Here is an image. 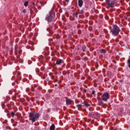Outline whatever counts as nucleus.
Instances as JSON below:
<instances>
[{
  "mask_svg": "<svg viewBox=\"0 0 130 130\" xmlns=\"http://www.w3.org/2000/svg\"><path fill=\"white\" fill-rule=\"evenodd\" d=\"M54 18H55V13L53 11H51L46 16L45 20L47 21L50 28H53V23L52 22L54 20Z\"/></svg>",
  "mask_w": 130,
  "mask_h": 130,
  "instance_id": "nucleus-1",
  "label": "nucleus"
},
{
  "mask_svg": "<svg viewBox=\"0 0 130 130\" xmlns=\"http://www.w3.org/2000/svg\"><path fill=\"white\" fill-rule=\"evenodd\" d=\"M39 117H40V113L37 112H32L29 114V119L32 121V123L38 120Z\"/></svg>",
  "mask_w": 130,
  "mask_h": 130,
  "instance_id": "nucleus-2",
  "label": "nucleus"
},
{
  "mask_svg": "<svg viewBox=\"0 0 130 130\" xmlns=\"http://www.w3.org/2000/svg\"><path fill=\"white\" fill-rule=\"evenodd\" d=\"M117 3L116 0H106V6H107V9H113L115 7L116 4Z\"/></svg>",
  "mask_w": 130,
  "mask_h": 130,
  "instance_id": "nucleus-3",
  "label": "nucleus"
},
{
  "mask_svg": "<svg viewBox=\"0 0 130 130\" xmlns=\"http://www.w3.org/2000/svg\"><path fill=\"white\" fill-rule=\"evenodd\" d=\"M111 32H112V35L114 36H117L119 34V32H120V29L117 25L114 24L113 25L112 28H111Z\"/></svg>",
  "mask_w": 130,
  "mask_h": 130,
  "instance_id": "nucleus-4",
  "label": "nucleus"
},
{
  "mask_svg": "<svg viewBox=\"0 0 130 130\" xmlns=\"http://www.w3.org/2000/svg\"><path fill=\"white\" fill-rule=\"evenodd\" d=\"M110 98V94H109V93L106 92H105L102 95L101 99L103 101H105V102H106V101H107V100H108V99H109Z\"/></svg>",
  "mask_w": 130,
  "mask_h": 130,
  "instance_id": "nucleus-5",
  "label": "nucleus"
},
{
  "mask_svg": "<svg viewBox=\"0 0 130 130\" xmlns=\"http://www.w3.org/2000/svg\"><path fill=\"white\" fill-rule=\"evenodd\" d=\"M89 116H91L92 117H99L100 114L98 112H91L89 114Z\"/></svg>",
  "mask_w": 130,
  "mask_h": 130,
  "instance_id": "nucleus-6",
  "label": "nucleus"
},
{
  "mask_svg": "<svg viewBox=\"0 0 130 130\" xmlns=\"http://www.w3.org/2000/svg\"><path fill=\"white\" fill-rule=\"evenodd\" d=\"M83 4L84 1H83V0H78V6L80 8H82V7H83Z\"/></svg>",
  "mask_w": 130,
  "mask_h": 130,
  "instance_id": "nucleus-7",
  "label": "nucleus"
},
{
  "mask_svg": "<svg viewBox=\"0 0 130 130\" xmlns=\"http://www.w3.org/2000/svg\"><path fill=\"white\" fill-rule=\"evenodd\" d=\"M71 103H72V100H71V99H66V104L67 105H71Z\"/></svg>",
  "mask_w": 130,
  "mask_h": 130,
  "instance_id": "nucleus-8",
  "label": "nucleus"
},
{
  "mask_svg": "<svg viewBox=\"0 0 130 130\" xmlns=\"http://www.w3.org/2000/svg\"><path fill=\"white\" fill-rule=\"evenodd\" d=\"M62 62V60L61 59H59V60H57L56 62V63L55 64H58V65H59L60 64V63H61Z\"/></svg>",
  "mask_w": 130,
  "mask_h": 130,
  "instance_id": "nucleus-9",
  "label": "nucleus"
},
{
  "mask_svg": "<svg viewBox=\"0 0 130 130\" xmlns=\"http://www.w3.org/2000/svg\"><path fill=\"white\" fill-rule=\"evenodd\" d=\"M83 104H84V106L86 107H90V104H89L87 102H84Z\"/></svg>",
  "mask_w": 130,
  "mask_h": 130,
  "instance_id": "nucleus-10",
  "label": "nucleus"
},
{
  "mask_svg": "<svg viewBox=\"0 0 130 130\" xmlns=\"http://www.w3.org/2000/svg\"><path fill=\"white\" fill-rule=\"evenodd\" d=\"M55 129V125L54 124H52L50 127V130H54Z\"/></svg>",
  "mask_w": 130,
  "mask_h": 130,
  "instance_id": "nucleus-11",
  "label": "nucleus"
},
{
  "mask_svg": "<svg viewBox=\"0 0 130 130\" xmlns=\"http://www.w3.org/2000/svg\"><path fill=\"white\" fill-rule=\"evenodd\" d=\"M82 51L85 52L86 50H87V47H86V45H84L82 47Z\"/></svg>",
  "mask_w": 130,
  "mask_h": 130,
  "instance_id": "nucleus-12",
  "label": "nucleus"
},
{
  "mask_svg": "<svg viewBox=\"0 0 130 130\" xmlns=\"http://www.w3.org/2000/svg\"><path fill=\"white\" fill-rule=\"evenodd\" d=\"M47 31H48L50 34H53V32L51 30H50V28L48 27L47 28Z\"/></svg>",
  "mask_w": 130,
  "mask_h": 130,
  "instance_id": "nucleus-13",
  "label": "nucleus"
},
{
  "mask_svg": "<svg viewBox=\"0 0 130 130\" xmlns=\"http://www.w3.org/2000/svg\"><path fill=\"white\" fill-rule=\"evenodd\" d=\"M103 104V101L102 100H99V105H102Z\"/></svg>",
  "mask_w": 130,
  "mask_h": 130,
  "instance_id": "nucleus-14",
  "label": "nucleus"
},
{
  "mask_svg": "<svg viewBox=\"0 0 130 130\" xmlns=\"http://www.w3.org/2000/svg\"><path fill=\"white\" fill-rule=\"evenodd\" d=\"M28 4H29V2L26 1V2L24 3V7H27Z\"/></svg>",
  "mask_w": 130,
  "mask_h": 130,
  "instance_id": "nucleus-15",
  "label": "nucleus"
},
{
  "mask_svg": "<svg viewBox=\"0 0 130 130\" xmlns=\"http://www.w3.org/2000/svg\"><path fill=\"white\" fill-rule=\"evenodd\" d=\"M22 13H23V14H26V15H28V12H27L25 9H24L22 10Z\"/></svg>",
  "mask_w": 130,
  "mask_h": 130,
  "instance_id": "nucleus-16",
  "label": "nucleus"
},
{
  "mask_svg": "<svg viewBox=\"0 0 130 130\" xmlns=\"http://www.w3.org/2000/svg\"><path fill=\"white\" fill-rule=\"evenodd\" d=\"M82 107H83V106L82 105H76V107H77V108H82Z\"/></svg>",
  "mask_w": 130,
  "mask_h": 130,
  "instance_id": "nucleus-17",
  "label": "nucleus"
},
{
  "mask_svg": "<svg viewBox=\"0 0 130 130\" xmlns=\"http://www.w3.org/2000/svg\"><path fill=\"white\" fill-rule=\"evenodd\" d=\"M106 53V51H105V50L104 49H102L101 50V53Z\"/></svg>",
  "mask_w": 130,
  "mask_h": 130,
  "instance_id": "nucleus-18",
  "label": "nucleus"
},
{
  "mask_svg": "<svg viewBox=\"0 0 130 130\" xmlns=\"http://www.w3.org/2000/svg\"><path fill=\"white\" fill-rule=\"evenodd\" d=\"M11 115L12 117H14V116H15V112H11Z\"/></svg>",
  "mask_w": 130,
  "mask_h": 130,
  "instance_id": "nucleus-19",
  "label": "nucleus"
},
{
  "mask_svg": "<svg viewBox=\"0 0 130 130\" xmlns=\"http://www.w3.org/2000/svg\"><path fill=\"white\" fill-rule=\"evenodd\" d=\"M127 63H128V67L130 69V59H128Z\"/></svg>",
  "mask_w": 130,
  "mask_h": 130,
  "instance_id": "nucleus-20",
  "label": "nucleus"
},
{
  "mask_svg": "<svg viewBox=\"0 0 130 130\" xmlns=\"http://www.w3.org/2000/svg\"><path fill=\"white\" fill-rule=\"evenodd\" d=\"M73 16L74 17H76V18H78V14H77V13H74L73 14Z\"/></svg>",
  "mask_w": 130,
  "mask_h": 130,
  "instance_id": "nucleus-21",
  "label": "nucleus"
},
{
  "mask_svg": "<svg viewBox=\"0 0 130 130\" xmlns=\"http://www.w3.org/2000/svg\"><path fill=\"white\" fill-rule=\"evenodd\" d=\"M46 4V3H43L42 2H40V4L41 5V6H44V5H45Z\"/></svg>",
  "mask_w": 130,
  "mask_h": 130,
  "instance_id": "nucleus-22",
  "label": "nucleus"
},
{
  "mask_svg": "<svg viewBox=\"0 0 130 130\" xmlns=\"http://www.w3.org/2000/svg\"><path fill=\"white\" fill-rule=\"evenodd\" d=\"M79 14H84V11H83V10H81L79 12Z\"/></svg>",
  "mask_w": 130,
  "mask_h": 130,
  "instance_id": "nucleus-23",
  "label": "nucleus"
},
{
  "mask_svg": "<svg viewBox=\"0 0 130 130\" xmlns=\"http://www.w3.org/2000/svg\"><path fill=\"white\" fill-rule=\"evenodd\" d=\"M30 91V88H26V92H29Z\"/></svg>",
  "mask_w": 130,
  "mask_h": 130,
  "instance_id": "nucleus-24",
  "label": "nucleus"
},
{
  "mask_svg": "<svg viewBox=\"0 0 130 130\" xmlns=\"http://www.w3.org/2000/svg\"><path fill=\"white\" fill-rule=\"evenodd\" d=\"M91 93H92V95H95V90H92Z\"/></svg>",
  "mask_w": 130,
  "mask_h": 130,
  "instance_id": "nucleus-25",
  "label": "nucleus"
},
{
  "mask_svg": "<svg viewBox=\"0 0 130 130\" xmlns=\"http://www.w3.org/2000/svg\"><path fill=\"white\" fill-rule=\"evenodd\" d=\"M35 90V89H34V88L33 87H31V91H34Z\"/></svg>",
  "mask_w": 130,
  "mask_h": 130,
  "instance_id": "nucleus-26",
  "label": "nucleus"
},
{
  "mask_svg": "<svg viewBox=\"0 0 130 130\" xmlns=\"http://www.w3.org/2000/svg\"><path fill=\"white\" fill-rule=\"evenodd\" d=\"M84 93H86L87 92V90L86 89H84Z\"/></svg>",
  "mask_w": 130,
  "mask_h": 130,
  "instance_id": "nucleus-27",
  "label": "nucleus"
},
{
  "mask_svg": "<svg viewBox=\"0 0 130 130\" xmlns=\"http://www.w3.org/2000/svg\"><path fill=\"white\" fill-rule=\"evenodd\" d=\"M38 10H41V6H39L38 7Z\"/></svg>",
  "mask_w": 130,
  "mask_h": 130,
  "instance_id": "nucleus-28",
  "label": "nucleus"
},
{
  "mask_svg": "<svg viewBox=\"0 0 130 130\" xmlns=\"http://www.w3.org/2000/svg\"><path fill=\"white\" fill-rule=\"evenodd\" d=\"M21 77L18 78V81H21Z\"/></svg>",
  "mask_w": 130,
  "mask_h": 130,
  "instance_id": "nucleus-29",
  "label": "nucleus"
},
{
  "mask_svg": "<svg viewBox=\"0 0 130 130\" xmlns=\"http://www.w3.org/2000/svg\"><path fill=\"white\" fill-rule=\"evenodd\" d=\"M66 2H67V3H69V0H66Z\"/></svg>",
  "mask_w": 130,
  "mask_h": 130,
  "instance_id": "nucleus-30",
  "label": "nucleus"
},
{
  "mask_svg": "<svg viewBox=\"0 0 130 130\" xmlns=\"http://www.w3.org/2000/svg\"><path fill=\"white\" fill-rule=\"evenodd\" d=\"M19 53H21V51H19Z\"/></svg>",
  "mask_w": 130,
  "mask_h": 130,
  "instance_id": "nucleus-31",
  "label": "nucleus"
},
{
  "mask_svg": "<svg viewBox=\"0 0 130 130\" xmlns=\"http://www.w3.org/2000/svg\"><path fill=\"white\" fill-rule=\"evenodd\" d=\"M55 87H56V86H57V84H55Z\"/></svg>",
  "mask_w": 130,
  "mask_h": 130,
  "instance_id": "nucleus-32",
  "label": "nucleus"
},
{
  "mask_svg": "<svg viewBox=\"0 0 130 130\" xmlns=\"http://www.w3.org/2000/svg\"><path fill=\"white\" fill-rule=\"evenodd\" d=\"M18 75H19V76H20V75H21V73L18 74Z\"/></svg>",
  "mask_w": 130,
  "mask_h": 130,
  "instance_id": "nucleus-33",
  "label": "nucleus"
},
{
  "mask_svg": "<svg viewBox=\"0 0 130 130\" xmlns=\"http://www.w3.org/2000/svg\"><path fill=\"white\" fill-rule=\"evenodd\" d=\"M35 88H36V85H35Z\"/></svg>",
  "mask_w": 130,
  "mask_h": 130,
  "instance_id": "nucleus-34",
  "label": "nucleus"
},
{
  "mask_svg": "<svg viewBox=\"0 0 130 130\" xmlns=\"http://www.w3.org/2000/svg\"><path fill=\"white\" fill-rule=\"evenodd\" d=\"M11 49H13V48H11Z\"/></svg>",
  "mask_w": 130,
  "mask_h": 130,
  "instance_id": "nucleus-35",
  "label": "nucleus"
},
{
  "mask_svg": "<svg viewBox=\"0 0 130 130\" xmlns=\"http://www.w3.org/2000/svg\"><path fill=\"white\" fill-rule=\"evenodd\" d=\"M39 72V71H38L37 72Z\"/></svg>",
  "mask_w": 130,
  "mask_h": 130,
  "instance_id": "nucleus-36",
  "label": "nucleus"
}]
</instances>
